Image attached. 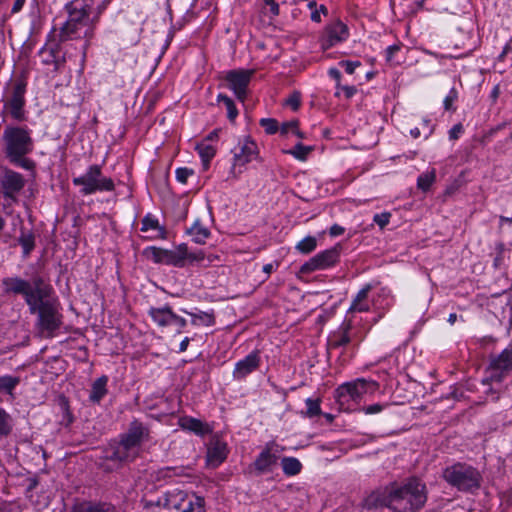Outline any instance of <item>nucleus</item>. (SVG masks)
<instances>
[{
    "mask_svg": "<svg viewBox=\"0 0 512 512\" xmlns=\"http://www.w3.org/2000/svg\"><path fill=\"white\" fill-rule=\"evenodd\" d=\"M2 291L6 295H21L29 312L37 316L36 327L41 333L53 336L62 325L60 303L54 297L52 286L40 275L31 281L21 277H6L1 281Z\"/></svg>",
    "mask_w": 512,
    "mask_h": 512,
    "instance_id": "f257e3e1",
    "label": "nucleus"
},
{
    "mask_svg": "<svg viewBox=\"0 0 512 512\" xmlns=\"http://www.w3.org/2000/svg\"><path fill=\"white\" fill-rule=\"evenodd\" d=\"M427 501L426 485L417 477L406 479L401 485L392 484L383 496L381 505L392 512H417Z\"/></svg>",
    "mask_w": 512,
    "mask_h": 512,
    "instance_id": "f03ea898",
    "label": "nucleus"
},
{
    "mask_svg": "<svg viewBox=\"0 0 512 512\" xmlns=\"http://www.w3.org/2000/svg\"><path fill=\"white\" fill-rule=\"evenodd\" d=\"M2 142V151L10 163L26 170L34 168V162L26 158L34 148L31 130L27 126L6 125Z\"/></svg>",
    "mask_w": 512,
    "mask_h": 512,
    "instance_id": "7ed1b4c3",
    "label": "nucleus"
},
{
    "mask_svg": "<svg viewBox=\"0 0 512 512\" xmlns=\"http://www.w3.org/2000/svg\"><path fill=\"white\" fill-rule=\"evenodd\" d=\"M443 479L460 492L475 493L481 488L483 477L480 471L464 462H457L446 467L442 474Z\"/></svg>",
    "mask_w": 512,
    "mask_h": 512,
    "instance_id": "20e7f679",
    "label": "nucleus"
},
{
    "mask_svg": "<svg viewBox=\"0 0 512 512\" xmlns=\"http://www.w3.org/2000/svg\"><path fill=\"white\" fill-rule=\"evenodd\" d=\"M145 257L159 264L172 265L182 268L186 264L200 262L205 258L202 250L189 252L185 243L178 245L174 250H167L158 247H148L143 251Z\"/></svg>",
    "mask_w": 512,
    "mask_h": 512,
    "instance_id": "39448f33",
    "label": "nucleus"
},
{
    "mask_svg": "<svg viewBox=\"0 0 512 512\" xmlns=\"http://www.w3.org/2000/svg\"><path fill=\"white\" fill-rule=\"evenodd\" d=\"M154 503L160 512H205L203 497L189 496L178 489L165 492Z\"/></svg>",
    "mask_w": 512,
    "mask_h": 512,
    "instance_id": "423d86ee",
    "label": "nucleus"
},
{
    "mask_svg": "<svg viewBox=\"0 0 512 512\" xmlns=\"http://www.w3.org/2000/svg\"><path fill=\"white\" fill-rule=\"evenodd\" d=\"M26 90L27 81L25 78H17L9 87L6 88L3 95V109L2 116L9 117L17 122H24L27 120L26 107Z\"/></svg>",
    "mask_w": 512,
    "mask_h": 512,
    "instance_id": "0eeeda50",
    "label": "nucleus"
},
{
    "mask_svg": "<svg viewBox=\"0 0 512 512\" xmlns=\"http://www.w3.org/2000/svg\"><path fill=\"white\" fill-rule=\"evenodd\" d=\"M73 185L81 187L82 195H90L97 191H112L114 183L111 178L102 174L101 167L97 164L91 165L88 170L81 176L74 177Z\"/></svg>",
    "mask_w": 512,
    "mask_h": 512,
    "instance_id": "6e6552de",
    "label": "nucleus"
},
{
    "mask_svg": "<svg viewBox=\"0 0 512 512\" xmlns=\"http://www.w3.org/2000/svg\"><path fill=\"white\" fill-rule=\"evenodd\" d=\"M376 382L357 379L340 385L336 389V399L341 409H349L350 401L357 402L368 391L369 386H376Z\"/></svg>",
    "mask_w": 512,
    "mask_h": 512,
    "instance_id": "1a4fd4ad",
    "label": "nucleus"
},
{
    "mask_svg": "<svg viewBox=\"0 0 512 512\" xmlns=\"http://www.w3.org/2000/svg\"><path fill=\"white\" fill-rule=\"evenodd\" d=\"M341 250L342 246L337 244L334 247L319 252L301 265L300 273L310 274L317 270H325L335 266L340 260Z\"/></svg>",
    "mask_w": 512,
    "mask_h": 512,
    "instance_id": "9d476101",
    "label": "nucleus"
},
{
    "mask_svg": "<svg viewBox=\"0 0 512 512\" xmlns=\"http://www.w3.org/2000/svg\"><path fill=\"white\" fill-rule=\"evenodd\" d=\"M253 73V70L234 69L228 71L224 76L227 87L234 92L236 98L241 102L246 99L247 89Z\"/></svg>",
    "mask_w": 512,
    "mask_h": 512,
    "instance_id": "9b49d317",
    "label": "nucleus"
},
{
    "mask_svg": "<svg viewBox=\"0 0 512 512\" xmlns=\"http://www.w3.org/2000/svg\"><path fill=\"white\" fill-rule=\"evenodd\" d=\"M349 35L348 27L340 20H335L325 27L324 33L320 39L321 48L328 50L347 39Z\"/></svg>",
    "mask_w": 512,
    "mask_h": 512,
    "instance_id": "f8f14e48",
    "label": "nucleus"
},
{
    "mask_svg": "<svg viewBox=\"0 0 512 512\" xmlns=\"http://www.w3.org/2000/svg\"><path fill=\"white\" fill-rule=\"evenodd\" d=\"M232 152L233 170L236 166H245L252 160L257 159L259 155L258 146L250 137H246L242 142H239Z\"/></svg>",
    "mask_w": 512,
    "mask_h": 512,
    "instance_id": "ddd939ff",
    "label": "nucleus"
},
{
    "mask_svg": "<svg viewBox=\"0 0 512 512\" xmlns=\"http://www.w3.org/2000/svg\"><path fill=\"white\" fill-rule=\"evenodd\" d=\"M90 0H72L65 5L70 22L86 26L89 22L92 5Z\"/></svg>",
    "mask_w": 512,
    "mask_h": 512,
    "instance_id": "4468645a",
    "label": "nucleus"
},
{
    "mask_svg": "<svg viewBox=\"0 0 512 512\" xmlns=\"http://www.w3.org/2000/svg\"><path fill=\"white\" fill-rule=\"evenodd\" d=\"M260 364V352L258 350H254L249 353L244 359L238 361L235 364V368L233 370L234 379L241 380L244 379L247 375L255 371Z\"/></svg>",
    "mask_w": 512,
    "mask_h": 512,
    "instance_id": "2eb2a0df",
    "label": "nucleus"
},
{
    "mask_svg": "<svg viewBox=\"0 0 512 512\" xmlns=\"http://www.w3.org/2000/svg\"><path fill=\"white\" fill-rule=\"evenodd\" d=\"M25 185L23 176L13 170H7L2 180L4 196L15 199V194L20 192Z\"/></svg>",
    "mask_w": 512,
    "mask_h": 512,
    "instance_id": "dca6fc26",
    "label": "nucleus"
},
{
    "mask_svg": "<svg viewBox=\"0 0 512 512\" xmlns=\"http://www.w3.org/2000/svg\"><path fill=\"white\" fill-rule=\"evenodd\" d=\"M272 445L273 443H267L253 462V466L258 474L270 472L272 467L277 463L278 456L272 453Z\"/></svg>",
    "mask_w": 512,
    "mask_h": 512,
    "instance_id": "f3484780",
    "label": "nucleus"
},
{
    "mask_svg": "<svg viewBox=\"0 0 512 512\" xmlns=\"http://www.w3.org/2000/svg\"><path fill=\"white\" fill-rule=\"evenodd\" d=\"M352 328L351 321H344L338 330L333 332L328 339L327 349H337L346 346L351 342L350 330Z\"/></svg>",
    "mask_w": 512,
    "mask_h": 512,
    "instance_id": "a211bd4d",
    "label": "nucleus"
},
{
    "mask_svg": "<svg viewBox=\"0 0 512 512\" xmlns=\"http://www.w3.org/2000/svg\"><path fill=\"white\" fill-rule=\"evenodd\" d=\"M489 368L501 373L512 370V343H510L500 354L491 356Z\"/></svg>",
    "mask_w": 512,
    "mask_h": 512,
    "instance_id": "6ab92c4d",
    "label": "nucleus"
},
{
    "mask_svg": "<svg viewBox=\"0 0 512 512\" xmlns=\"http://www.w3.org/2000/svg\"><path fill=\"white\" fill-rule=\"evenodd\" d=\"M128 457V435H123L120 442L111 444L106 451V459L120 465Z\"/></svg>",
    "mask_w": 512,
    "mask_h": 512,
    "instance_id": "aec40b11",
    "label": "nucleus"
},
{
    "mask_svg": "<svg viewBox=\"0 0 512 512\" xmlns=\"http://www.w3.org/2000/svg\"><path fill=\"white\" fill-rule=\"evenodd\" d=\"M227 457V445L222 441L213 442L207 451V463L211 467L219 466Z\"/></svg>",
    "mask_w": 512,
    "mask_h": 512,
    "instance_id": "412c9836",
    "label": "nucleus"
},
{
    "mask_svg": "<svg viewBox=\"0 0 512 512\" xmlns=\"http://www.w3.org/2000/svg\"><path fill=\"white\" fill-rule=\"evenodd\" d=\"M149 439V429L138 420L130 423V451Z\"/></svg>",
    "mask_w": 512,
    "mask_h": 512,
    "instance_id": "4be33fe9",
    "label": "nucleus"
},
{
    "mask_svg": "<svg viewBox=\"0 0 512 512\" xmlns=\"http://www.w3.org/2000/svg\"><path fill=\"white\" fill-rule=\"evenodd\" d=\"M179 424L183 429L191 431L199 436H203L210 432L208 424L203 423L201 420L193 417H182L179 420Z\"/></svg>",
    "mask_w": 512,
    "mask_h": 512,
    "instance_id": "5701e85b",
    "label": "nucleus"
},
{
    "mask_svg": "<svg viewBox=\"0 0 512 512\" xmlns=\"http://www.w3.org/2000/svg\"><path fill=\"white\" fill-rule=\"evenodd\" d=\"M372 290L371 284H366L356 295L349 307V312H366L369 311L370 306L366 301L369 292Z\"/></svg>",
    "mask_w": 512,
    "mask_h": 512,
    "instance_id": "b1692460",
    "label": "nucleus"
},
{
    "mask_svg": "<svg viewBox=\"0 0 512 512\" xmlns=\"http://www.w3.org/2000/svg\"><path fill=\"white\" fill-rule=\"evenodd\" d=\"M71 512H116L115 508L107 503H93L83 501L76 503Z\"/></svg>",
    "mask_w": 512,
    "mask_h": 512,
    "instance_id": "393cba45",
    "label": "nucleus"
},
{
    "mask_svg": "<svg viewBox=\"0 0 512 512\" xmlns=\"http://www.w3.org/2000/svg\"><path fill=\"white\" fill-rule=\"evenodd\" d=\"M83 27H84L83 25L66 20V22L62 25V27L59 30V34H58L59 42H66L68 40L78 38L79 31Z\"/></svg>",
    "mask_w": 512,
    "mask_h": 512,
    "instance_id": "a878e982",
    "label": "nucleus"
},
{
    "mask_svg": "<svg viewBox=\"0 0 512 512\" xmlns=\"http://www.w3.org/2000/svg\"><path fill=\"white\" fill-rule=\"evenodd\" d=\"M149 314L151 315L153 321L160 326L171 324L172 317H174V312L169 306L163 308H151L149 310Z\"/></svg>",
    "mask_w": 512,
    "mask_h": 512,
    "instance_id": "bb28decb",
    "label": "nucleus"
},
{
    "mask_svg": "<svg viewBox=\"0 0 512 512\" xmlns=\"http://www.w3.org/2000/svg\"><path fill=\"white\" fill-rule=\"evenodd\" d=\"M186 232L192 237V241L197 244H204L211 234L209 229L201 224L200 220H196Z\"/></svg>",
    "mask_w": 512,
    "mask_h": 512,
    "instance_id": "cd10ccee",
    "label": "nucleus"
},
{
    "mask_svg": "<svg viewBox=\"0 0 512 512\" xmlns=\"http://www.w3.org/2000/svg\"><path fill=\"white\" fill-rule=\"evenodd\" d=\"M108 378L106 376H101L96 379L92 384V389L89 395L90 401L94 403H99L101 399L106 395Z\"/></svg>",
    "mask_w": 512,
    "mask_h": 512,
    "instance_id": "c85d7f7f",
    "label": "nucleus"
},
{
    "mask_svg": "<svg viewBox=\"0 0 512 512\" xmlns=\"http://www.w3.org/2000/svg\"><path fill=\"white\" fill-rule=\"evenodd\" d=\"M18 242L22 247L23 256L28 257L35 248V235L32 231L22 228Z\"/></svg>",
    "mask_w": 512,
    "mask_h": 512,
    "instance_id": "c756f323",
    "label": "nucleus"
},
{
    "mask_svg": "<svg viewBox=\"0 0 512 512\" xmlns=\"http://www.w3.org/2000/svg\"><path fill=\"white\" fill-rule=\"evenodd\" d=\"M283 472L287 476H295L301 472L302 464L294 457H284L281 460Z\"/></svg>",
    "mask_w": 512,
    "mask_h": 512,
    "instance_id": "7c9ffc66",
    "label": "nucleus"
},
{
    "mask_svg": "<svg viewBox=\"0 0 512 512\" xmlns=\"http://www.w3.org/2000/svg\"><path fill=\"white\" fill-rule=\"evenodd\" d=\"M196 150L202 159L204 167L207 169L210 161L216 154V149L212 145L201 143L196 146Z\"/></svg>",
    "mask_w": 512,
    "mask_h": 512,
    "instance_id": "2f4dec72",
    "label": "nucleus"
},
{
    "mask_svg": "<svg viewBox=\"0 0 512 512\" xmlns=\"http://www.w3.org/2000/svg\"><path fill=\"white\" fill-rule=\"evenodd\" d=\"M317 248V239L314 236H306L304 239L299 241L295 249L301 254H310Z\"/></svg>",
    "mask_w": 512,
    "mask_h": 512,
    "instance_id": "473e14b6",
    "label": "nucleus"
},
{
    "mask_svg": "<svg viewBox=\"0 0 512 512\" xmlns=\"http://www.w3.org/2000/svg\"><path fill=\"white\" fill-rule=\"evenodd\" d=\"M217 102L224 103L227 109V118L229 119V121L234 122L238 116V109L236 108L234 101L227 95L220 93L217 96Z\"/></svg>",
    "mask_w": 512,
    "mask_h": 512,
    "instance_id": "72a5a7b5",
    "label": "nucleus"
},
{
    "mask_svg": "<svg viewBox=\"0 0 512 512\" xmlns=\"http://www.w3.org/2000/svg\"><path fill=\"white\" fill-rule=\"evenodd\" d=\"M13 430V420L9 413L3 408H0V436L6 437L10 435Z\"/></svg>",
    "mask_w": 512,
    "mask_h": 512,
    "instance_id": "f704fd0d",
    "label": "nucleus"
},
{
    "mask_svg": "<svg viewBox=\"0 0 512 512\" xmlns=\"http://www.w3.org/2000/svg\"><path fill=\"white\" fill-rule=\"evenodd\" d=\"M19 377L11 375L0 376V392L12 394L13 390L19 384Z\"/></svg>",
    "mask_w": 512,
    "mask_h": 512,
    "instance_id": "c9c22d12",
    "label": "nucleus"
},
{
    "mask_svg": "<svg viewBox=\"0 0 512 512\" xmlns=\"http://www.w3.org/2000/svg\"><path fill=\"white\" fill-rule=\"evenodd\" d=\"M436 173L435 170L427 171L422 173L417 179V186L422 191H427L435 181Z\"/></svg>",
    "mask_w": 512,
    "mask_h": 512,
    "instance_id": "e433bc0d",
    "label": "nucleus"
},
{
    "mask_svg": "<svg viewBox=\"0 0 512 512\" xmlns=\"http://www.w3.org/2000/svg\"><path fill=\"white\" fill-rule=\"evenodd\" d=\"M312 151V146H305L299 142L293 147V149L287 151V153L293 155L298 160L304 161Z\"/></svg>",
    "mask_w": 512,
    "mask_h": 512,
    "instance_id": "4c0bfd02",
    "label": "nucleus"
},
{
    "mask_svg": "<svg viewBox=\"0 0 512 512\" xmlns=\"http://www.w3.org/2000/svg\"><path fill=\"white\" fill-rule=\"evenodd\" d=\"M39 55L42 57L43 64H55V70L59 69V62L56 60L55 50L53 48H47L46 46H44L39 51Z\"/></svg>",
    "mask_w": 512,
    "mask_h": 512,
    "instance_id": "58836bf2",
    "label": "nucleus"
},
{
    "mask_svg": "<svg viewBox=\"0 0 512 512\" xmlns=\"http://www.w3.org/2000/svg\"><path fill=\"white\" fill-rule=\"evenodd\" d=\"M150 229L157 230L161 235L165 233V229L159 225L158 220L150 215H147L142 220L141 231H148Z\"/></svg>",
    "mask_w": 512,
    "mask_h": 512,
    "instance_id": "ea45409f",
    "label": "nucleus"
},
{
    "mask_svg": "<svg viewBox=\"0 0 512 512\" xmlns=\"http://www.w3.org/2000/svg\"><path fill=\"white\" fill-rule=\"evenodd\" d=\"M190 315L192 316V323L194 325L204 324L211 326L215 323L214 316L207 312H200L199 314L190 313Z\"/></svg>",
    "mask_w": 512,
    "mask_h": 512,
    "instance_id": "a19ab883",
    "label": "nucleus"
},
{
    "mask_svg": "<svg viewBox=\"0 0 512 512\" xmlns=\"http://www.w3.org/2000/svg\"><path fill=\"white\" fill-rule=\"evenodd\" d=\"M260 126L264 128L265 132L269 135L275 134L278 130V122L273 118H262Z\"/></svg>",
    "mask_w": 512,
    "mask_h": 512,
    "instance_id": "79ce46f5",
    "label": "nucleus"
},
{
    "mask_svg": "<svg viewBox=\"0 0 512 512\" xmlns=\"http://www.w3.org/2000/svg\"><path fill=\"white\" fill-rule=\"evenodd\" d=\"M306 406H307L306 414L309 417L318 416L321 413L320 400H318V399L313 400L311 398H308L306 400Z\"/></svg>",
    "mask_w": 512,
    "mask_h": 512,
    "instance_id": "37998d69",
    "label": "nucleus"
},
{
    "mask_svg": "<svg viewBox=\"0 0 512 512\" xmlns=\"http://www.w3.org/2000/svg\"><path fill=\"white\" fill-rule=\"evenodd\" d=\"M285 104L291 107L293 111H297L301 105V93L299 91L292 92L286 99Z\"/></svg>",
    "mask_w": 512,
    "mask_h": 512,
    "instance_id": "c03bdc74",
    "label": "nucleus"
},
{
    "mask_svg": "<svg viewBox=\"0 0 512 512\" xmlns=\"http://www.w3.org/2000/svg\"><path fill=\"white\" fill-rule=\"evenodd\" d=\"M391 218L390 212H383L380 214H375L373 217V221L381 228L383 229L385 226L388 225Z\"/></svg>",
    "mask_w": 512,
    "mask_h": 512,
    "instance_id": "a18cd8bd",
    "label": "nucleus"
},
{
    "mask_svg": "<svg viewBox=\"0 0 512 512\" xmlns=\"http://www.w3.org/2000/svg\"><path fill=\"white\" fill-rule=\"evenodd\" d=\"M193 170L186 168V167H180L176 169V179L182 184H185L187 182V179L189 176L193 175Z\"/></svg>",
    "mask_w": 512,
    "mask_h": 512,
    "instance_id": "49530a36",
    "label": "nucleus"
},
{
    "mask_svg": "<svg viewBox=\"0 0 512 512\" xmlns=\"http://www.w3.org/2000/svg\"><path fill=\"white\" fill-rule=\"evenodd\" d=\"M457 99V91L452 88L449 94L445 97L443 101L444 109L447 111L454 110L452 107L453 102Z\"/></svg>",
    "mask_w": 512,
    "mask_h": 512,
    "instance_id": "de8ad7c7",
    "label": "nucleus"
},
{
    "mask_svg": "<svg viewBox=\"0 0 512 512\" xmlns=\"http://www.w3.org/2000/svg\"><path fill=\"white\" fill-rule=\"evenodd\" d=\"M339 64L345 69V72L348 74H353L355 72V69L361 65L359 61L348 60H343Z\"/></svg>",
    "mask_w": 512,
    "mask_h": 512,
    "instance_id": "09e8293b",
    "label": "nucleus"
},
{
    "mask_svg": "<svg viewBox=\"0 0 512 512\" xmlns=\"http://www.w3.org/2000/svg\"><path fill=\"white\" fill-rule=\"evenodd\" d=\"M463 132L464 127L462 123H457L449 130V139L457 140Z\"/></svg>",
    "mask_w": 512,
    "mask_h": 512,
    "instance_id": "8fccbe9b",
    "label": "nucleus"
},
{
    "mask_svg": "<svg viewBox=\"0 0 512 512\" xmlns=\"http://www.w3.org/2000/svg\"><path fill=\"white\" fill-rule=\"evenodd\" d=\"M298 125H299V121L298 120H291V121H288V122H284L281 125L280 132L283 135L287 134L289 131L293 132V130L296 129L298 127Z\"/></svg>",
    "mask_w": 512,
    "mask_h": 512,
    "instance_id": "3c124183",
    "label": "nucleus"
},
{
    "mask_svg": "<svg viewBox=\"0 0 512 512\" xmlns=\"http://www.w3.org/2000/svg\"><path fill=\"white\" fill-rule=\"evenodd\" d=\"M384 407L385 406L383 404L375 403V404L363 407L362 411L365 414H368V415H370V414H377V413H380L381 411H383Z\"/></svg>",
    "mask_w": 512,
    "mask_h": 512,
    "instance_id": "603ef678",
    "label": "nucleus"
},
{
    "mask_svg": "<svg viewBox=\"0 0 512 512\" xmlns=\"http://www.w3.org/2000/svg\"><path fill=\"white\" fill-rule=\"evenodd\" d=\"M400 49H401V45H398V44H394V45L389 46L386 49V61L389 62V63H393L394 62V55L398 51H400Z\"/></svg>",
    "mask_w": 512,
    "mask_h": 512,
    "instance_id": "864d4df0",
    "label": "nucleus"
},
{
    "mask_svg": "<svg viewBox=\"0 0 512 512\" xmlns=\"http://www.w3.org/2000/svg\"><path fill=\"white\" fill-rule=\"evenodd\" d=\"M337 89H341L344 92L345 97L347 99L353 97L357 92L355 86L340 85V87H338Z\"/></svg>",
    "mask_w": 512,
    "mask_h": 512,
    "instance_id": "5fc2aeb1",
    "label": "nucleus"
},
{
    "mask_svg": "<svg viewBox=\"0 0 512 512\" xmlns=\"http://www.w3.org/2000/svg\"><path fill=\"white\" fill-rule=\"evenodd\" d=\"M264 4L270 8V12L273 16L279 14V5L275 0H263Z\"/></svg>",
    "mask_w": 512,
    "mask_h": 512,
    "instance_id": "6e6d98bb",
    "label": "nucleus"
},
{
    "mask_svg": "<svg viewBox=\"0 0 512 512\" xmlns=\"http://www.w3.org/2000/svg\"><path fill=\"white\" fill-rule=\"evenodd\" d=\"M345 232V229L344 227L338 225V224H334L333 226H331L330 230H329V234L333 237L335 236H340L342 235L343 233Z\"/></svg>",
    "mask_w": 512,
    "mask_h": 512,
    "instance_id": "4d7b16f0",
    "label": "nucleus"
},
{
    "mask_svg": "<svg viewBox=\"0 0 512 512\" xmlns=\"http://www.w3.org/2000/svg\"><path fill=\"white\" fill-rule=\"evenodd\" d=\"M144 504V510L145 512H160V510H157L155 507L154 500H143Z\"/></svg>",
    "mask_w": 512,
    "mask_h": 512,
    "instance_id": "13d9d810",
    "label": "nucleus"
},
{
    "mask_svg": "<svg viewBox=\"0 0 512 512\" xmlns=\"http://www.w3.org/2000/svg\"><path fill=\"white\" fill-rule=\"evenodd\" d=\"M328 73L337 82V88L340 87L341 72L337 68H330Z\"/></svg>",
    "mask_w": 512,
    "mask_h": 512,
    "instance_id": "bf43d9fd",
    "label": "nucleus"
},
{
    "mask_svg": "<svg viewBox=\"0 0 512 512\" xmlns=\"http://www.w3.org/2000/svg\"><path fill=\"white\" fill-rule=\"evenodd\" d=\"M172 323H175L179 326V328H184L186 326V320L174 313V317H172Z\"/></svg>",
    "mask_w": 512,
    "mask_h": 512,
    "instance_id": "052dcab7",
    "label": "nucleus"
},
{
    "mask_svg": "<svg viewBox=\"0 0 512 512\" xmlns=\"http://www.w3.org/2000/svg\"><path fill=\"white\" fill-rule=\"evenodd\" d=\"M24 3H25V0H15L11 12L12 13L19 12L22 9Z\"/></svg>",
    "mask_w": 512,
    "mask_h": 512,
    "instance_id": "680f3d73",
    "label": "nucleus"
},
{
    "mask_svg": "<svg viewBox=\"0 0 512 512\" xmlns=\"http://www.w3.org/2000/svg\"><path fill=\"white\" fill-rule=\"evenodd\" d=\"M144 21H145L144 17L140 16V17L138 18V22H137V23H135L134 31H135V33H136L138 36H139V34L141 33V31H142V27H141V25L144 23Z\"/></svg>",
    "mask_w": 512,
    "mask_h": 512,
    "instance_id": "e2e57ef3",
    "label": "nucleus"
},
{
    "mask_svg": "<svg viewBox=\"0 0 512 512\" xmlns=\"http://www.w3.org/2000/svg\"><path fill=\"white\" fill-rule=\"evenodd\" d=\"M503 260H504V254L500 255L499 253H497L496 257L494 258V267L500 268L501 265L503 264Z\"/></svg>",
    "mask_w": 512,
    "mask_h": 512,
    "instance_id": "0e129e2a",
    "label": "nucleus"
},
{
    "mask_svg": "<svg viewBox=\"0 0 512 512\" xmlns=\"http://www.w3.org/2000/svg\"><path fill=\"white\" fill-rule=\"evenodd\" d=\"M189 342H190V339H189L188 337H185V338L181 341V343H180V345H179V351H180V352H184V351H186V349H187V347H188Z\"/></svg>",
    "mask_w": 512,
    "mask_h": 512,
    "instance_id": "69168bd1",
    "label": "nucleus"
},
{
    "mask_svg": "<svg viewBox=\"0 0 512 512\" xmlns=\"http://www.w3.org/2000/svg\"><path fill=\"white\" fill-rule=\"evenodd\" d=\"M510 51V45L509 44H506L502 50V52L500 53V55L498 56V60L499 61H503L505 56L508 54V52Z\"/></svg>",
    "mask_w": 512,
    "mask_h": 512,
    "instance_id": "338daca9",
    "label": "nucleus"
},
{
    "mask_svg": "<svg viewBox=\"0 0 512 512\" xmlns=\"http://www.w3.org/2000/svg\"><path fill=\"white\" fill-rule=\"evenodd\" d=\"M311 20L317 23L321 21L320 13L318 10L315 9L314 11H312Z\"/></svg>",
    "mask_w": 512,
    "mask_h": 512,
    "instance_id": "774afa93",
    "label": "nucleus"
}]
</instances>
